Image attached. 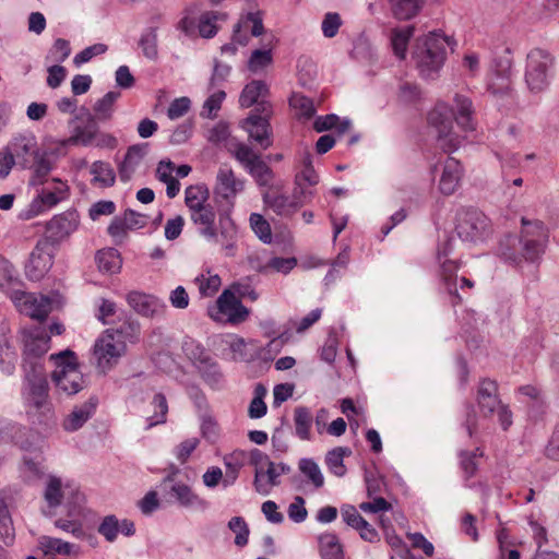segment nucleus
I'll return each mask as SVG.
<instances>
[{
    "mask_svg": "<svg viewBox=\"0 0 559 559\" xmlns=\"http://www.w3.org/2000/svg\"><path fill=\"white\" fill-rule=\"evenodd\" d=\"M548 241V230L538 219L522 218L521 236H504L498 247L499 255L512 265H520L523 261L537 262L545 253Z\"/></svg>",
    "mask_w": 559,
    "mask_h": 559,
    "instance_id": "1",
    "label": "nucleus"
},
{
    "mask_svg": "<svg viewBox=\"0 0 559 559\" xmlns=\"http://www.w3.org/2000/svg\"><path fill=\"white\" fill-rule=\"evenodd\" d=\"M24 381L22 395L29 412L48 418L53 413L49 399V383L43 365L31 361L23 365Z\"/></svg>",
    "mask_w": 559,
    "mask_h": 559,
    "instance_id": "2",
    "label": "nucleus"
},
{
    "mask_svg": "<svg viewBox=\"0 0 559 559\" xmlns=\"http://www.w3.org/2000/svg\"><path fill=\"white\" fill-rule=\"evenodd\" d=\"M449 45L448 37L437 32L416 40L412 58L423 78H436L445 61Z\"/></svg>",
    "mask_w": 559,
    "mask_h": 559,
    "instance_id": "3",
    "label": "nucleus"
},
{
    "mask_svg": "<svg viewBox=\"0 0 559 559\" xmlns=\"http://www.w3.org/2000/svg\"><path fill=\"white\" fill-rule=\"evenodd\" d=\"M491 52L488 90L493 94H503L509 91L513 67V50L503 37H491L488 43Z\"/></svg>",
    "mask_w": 559,
    "mask_h": 559,
    "instance_id": "4",
    "label": "nucleus"
},
{
    "mask_svg": "<svg viewBox=\"0 0 559 559\" xmlns=\"http://www.w3.org/2000/svg\"><path fill=\"white\" fill-rule=\"evenodd\" d=\"M36 197L22 211L17 217L22 221H29L57 206L70 197V187L67 181L53 177L38 183Z\"/></svg>",
    "mask_w": 559,
    "mask_h": 559,
    "instance_id": "5",
    "label": "nucleus"
},
{
    "mask_svg": "<svg viewBox=\"0 0 559 559\" xmlns=\"http://www.w3.org/2000/svg\"><path fill=\"white\" fill-rule=\"evenodd\" d=\"M50 360L55 362L56 369L51 373V380L58 393L68 396L74 395L83 390L85 381L79 370L75 354L69 349L52 354Z\"/></svg>",
    "mask_w": 559,
    "mask_h": 559,
    "instance_id": "6",
    "label": "nucleus"
},
{
    "mask_svg": "<svg viewBox=\"0 0 559 559\" xmlns=\"http://www.w3.org/2000/svg\"><path fill=\"white\" fill-rule=\"evenodd\" d=\"M226 150L254 179L258 186L269 187L272 183L274 179L273 170L249 145L239 141H230L227 143Z\"/></svg>",
    "mask_w": 559,
    "mask_h": 559,
    "instance_id": "7",
    "label": "nucleus"
},
{
    "mask_svg": "<svg viewBox=\"0 0 559 559\" xmlns=\"http://www.w3.org/2000/svg\"><path fill=\"white\" fill-rule=\"evenodd\" d=\"M554 75V58L544 49L533 48L526 56L525 83L531 92L544 91Z\"/></svg>",
    "mask_w": 559,
    "mask_h": 559,
    "instance_id": "8",
    "label": "nucleus"
},
{
    "mask_svg": "<svg viewBox=\"0 0 559 559\" xmlns=\"http://www.w3.org/2000/svg\"><path fill=\"white\" fill-rule=\"evenodd\" d=\"M454 247V239L449 237L438 246L437 259L441 269V280L447 289L450 301L453 306L461 302L462 298L457 293L456 272L460 269V262L456 258H451Z\"/></svg>",
    "mask_w": 559,
    "mask_h": 559,
    "instance_id": "9",
    "label": "nucleus"
},
{
    "mask_svg": "<svg viewBox=\"0 0 559 559\" xmlns=\"http://www.w3.org/2000/svg\"><path fill=\"white\" fill-rule=\"evenodd\" d=\"M456 234L462 241L480 242L490 234V224L488 217L477 210H465L459 213Z\"/></svg>",
    "mask_w": 559,
    "mask_h": 559,
    "instance_id": "10",
    "label": "nucleus"
},
{
    "mask_svg": "<svg viewBox=\"0 0 559 559\" xmlns=\"http://www.w3.org/2000/svg\"><path fill=\"white\" fill-rule=\"evenodd\" d=\"M68 142L100 148H115L117 145V139L109 133L102 132L97 124V120L92 115H88L84 126H78L74 128L73 134L68 141H62L60 143L61 151L66 150Z\"/></svg>",
    "mask_w": 559,
    "mask_h": 559,
    "instance_id": "11",
    "label": "nucleus"
},
{
    "mask_svg": "<svg viewBox=\"0 0 559 559\" xmlns=\"http://www.w3.org/2000/svg\"><path fill=\"white\" fill-rule=\"evenodd\" d=\"M428 121L438 133L439 146L447 153L457 150L462 138L453 132L452 115L444 105H438L428 115Z\"/></svg>",
    "mask_w": 559,
    "mask_h": 559,
    "instance_id": "12",
    "label": "nucleus"
},
{
    "mask_svg": "<svg viewBox=\"0 0 559 559\" xmlns=\"http://www.w3.org/2000/svg\"><path fill=\"white\" fill-rule=\"evenodd\" d=\"M72 498L66 504L67 516L57 519L53 524L55 527L66 533L71 534L75 538H83L85 536L83 519L85 518V498L80 491H72Z\"/></svg>",
    "mask_w": 559,
    "mask_h": 559,
    "instance_id": "13",
    "label": "nucleus"
},
{
    "mask_svg": "<svg viewBox=\"0 0 559 559\" xmlns=\"http://www.w3.org/2000/svg\"><path fill=\"white\" fill-rule=\"evenodd\" d=\"M245 188V180L238 178L231 167L222 164L216 174V181L213 189L215 201L225 202L228 209L234 206V200Z\"/></svg>",
    "mask_w": 559,
    "mask_h": 559,
    "instance_id": "14",
    "label": "nucleus"
},
{
    "mask_svg": "<svg viewBox=\"0 0 559 559\" xmlns=\"http://www.w3.org/2000/svg\"><path fill=\"white\" fill-rule=\"evenodd\" d=\"M9 296L21 313L38 321H44L52 309L51 299L47 296H37L21 289H11Z\"/></svg>",
    "mask_w": 559,
    "mask_h": 559,
    "instance_id": "15",
    "label": "nucleus"
},
{
    "mask_svg": "<svg viewBox=\"0 0 559 559\" xmlns=\"http://www.w3.org/2000/svg\"><path fill=\"white\" fill-rule=\"evenodd\" d=\"M126 353L122 341L114 337L111 330H106L95 342L93 354L102 371L109 370Z\"/></svg>",
    "mask_w": 559,
    "mask_h": 559,
    "instance_id": "16",
    "label": "nucleus"
},
{
    "mask_svg": "<svg viewBox=\"0 0 559 559\" xmlns=\"http://www.w3.org/2000/svg\"><path fill=\"white\" fill-rule=\"evenodd\" d=\"M210 316L215 321L226 319L227 322L237 324L247 320L249 309L241 304L235 293L225 289L216 300V309L210 310Z\"/></svg>",
    "mask_w": 559,
    "mask_h": 559,
    "instance_id": "17",
    "label": "nucleus"
},
{
    "mask_svg": "<svg viewBox=\"0 0 559 559\" xmlns=\"http://www.w3.org/2000/svg\"><path fill=\"white\" fill-rule=\"evenodd\" d=\"M52 264L53 246L47 239L38 240L25 264V275L31 281H40Z\"/></svg>",
    "mask_w": 559,
    "mask_h": 559,
    "instance_id": "18",
    "label": "nucleus"
},
{
    "mask_svg": "<svg viewBox=\"0 0 559 559\" xmlns=\"http://www.w3.org/2000/svg\"><path fill=\"white\" fill-rule=\"evenodd\" d=\"M269 93V85L264 81L253 80L243 87L239 96V105L242 108L255 106L251 112L272 115V105L266 99Z\"/></svg>",
    "mask_w": 559,
    "mask_h": 559,
    "instance_id": "19",
    "label": "nucleus"
},
{
    "mask_svg": "<svg viewBox=\"0 0 559 559\" xmlns=\"http://www.w3.org/2000/svg\"><path fill=\"white\" fill-rule=\"evenodd\" d=\"M271 116L261 112H250L240 122V127L248 133L249 139L258 143L263 150L272 145Z\"/></svg>",
    "mask_w": 559,
    "mask_h": 559,
    "instance_id": "20",
    "label": "nucleus"
},
{
    "mask_svg": "<svg viewBox=\"0 0 559 559\" xmlns=\"http://www.w3.org/2000/svg\"><path fill=\"white\" fill-rule=\"evenodd\" d=\"M249 28L251 36L259 37L263 34L264 26L262 11L255 10L242 13L234 26L231 40L237 46H247L250 40V36L248 35Z\"/></svg>",
    "mask_w": 559,
    "mask_h": 559,
    "instance_id": "21",
    "label": "nucleus"
},
{
    "mask_svg": "<svg viewBox=\"0 0 559 559\" xmlns=\"http://www.w3.org/2000/svg\"><path fill=\"white\" fill-rule=\"evenodd\" d=\"M285 463H269L267 466L254 471L253 487L262 496H269L272 488L280 485V477L290 472Z\"/></svg>",
    "mask_w": 559,
    "mask_h": 559,
    "instance_id": "22",
    "label": "nucleus"
},
{
    "mask_svg": "<svg viewBox=\"0 0 559 559\" xmlns=\"http://www.w3.org/2000/svg\"><path fill=\"white\" fill-rule=\"evenodd\" d=\"M24 364L37 361L35 358L46 354L49 349L50 335L45 326L37 325L24 330Z\"/></svg>",
    "mask_w": 559,
    "mask_h": 559,
    "instance_id": "23",
    "label": "nucleus"
},
{
    "mask_svg": "<svg viewBox=\"0 0 559 559\" xmlns=\"http://www.w3.org/2000/svg\"><path fill=\"white\" fill-rule=\"evenodd\" d=\"M80 224V216L75 210H68L55 215L46 226L49 238L56 242L67 239L74 233Z\"/></svg>",
    "mask_w": 559,
    "mask_h": 559,
    "instance_id": "24",
    "label": "nucleus"
},
{
    "mask_svg": "<svg viewBox=\"0 0 559 559\" xmlns=\"http://www.w3.org/2000/svg\"><path fill=\"white\" fill-rule=\"evenodd\" d=\"M5 147L15 163L24 169L32 165L34 156L39 151L36 138L33 134L15 136Z\"/></svg>",
    "mask_w": 559,
    "mask_h": 559,
    "instance_id": "25",
    "label": "nucleus"
},
{
    "mask_svg": "<svg viewBox=\"0 0 559 559\" xmlns=\"http://www.w3.org/2000/svg\"><path fill=\"white\" fill-rule=\"evenodd\" d=\"M129 306L139 314L153 318L160 314L165 304L159 298L141 292H131L127 295Z\"/></svg>",
    "mask_w": 559,
    "mask_h": 559,
    "instance_id": "26",
    "label": "nucleus"
},
{
    "mask_svg": "<svg viewBox=\"0 0 559 559\" xmlns=\"http://www.w3.org/2000/svg\"><path fill=\"white\" fill-rule=\"evenodd\" d=\"M97 405L98 399L91 396L81 405L74 406L71 413L63 419L62 428L68 432L81 429L93 417Z\"/></svg>",
    "mask_w": 559,
    "mask_h": 559,
    "instance_id": "27",
    "label": "nucleus"
},
{
    "mask_svg": "<svg viewBox=\"0 0 559 559\" xmlns=\"http://www.w3.org/2000/svg\"><path fill=\"white\" fill-rule=\"evenodd\" d=\"M169 493L182 508L200 511H205L209 508V502L195 493L189 485L182 481H175L170 486Z\"/></svg>",
    "mask_w": 559,
    "mask_h": 559,
    "instance_id": "28",
    "label": "nucleus"
},
{
    "mask_svg": "<svg viewBox=\"0 0 559 559\" xmlns=\"http://www.w3.org/2000/svg\"><path fill=\"white\" fill-rule=\"evenodd\" d=\"M147 148L148 145L146 143L134 144L128 148L123 160L118 167L119 178L122 182H128L132 179L147 154Z\"/></svg>",
    "mask_w": 559,
    "mask_h": 559,
    "instance_id": "29",
    "label": "nucleus"
},
{
    "mask_svg": "<svg viewBox=\"0 0 559 559\" xmlns=\"http://www.w3.org/2000/svg\"><path fill=\"white\" fill-rule=\"evenodd\" d=\"M215 217V212L210 204L190 211V218L198 227V231L209 241L217 240Z\"/></svg>",
    "mask_w": 559,
    "mask_h": 559,
    "instance_id": "30",
    "label": "nucleus"
},
{
    "mask_svg": "<svg viewBox=\"0 0 559 559\" xmlns=\"http://www.w3.org/2000/svg\"><path fill=\"white\" fill-rule=\"evenodd\" d=\"M98 533L109 543L117 539L119 533L124 536H132L135 533V525L128 519L119 520L116 515H106L99 526Z\"/></svg>",
    "mask_w": 559,
    "mask_h": 559,
    "instance_id": "31",
    "label": "nucleus"
},
{
    "mask_svg": "<svg viewBox=\"0 0 559 559\" xmlns=\"http://www.w3.org/2000/svg\"><path fill=\"white\" fill-rule=\"evenodd\" d=\"M462 176L463 167L461 163L453 157H448L439 180L440 192L444 195L453 194L460 186Z\"/></svg>",
    "mask_w": 559,
    "mask_h": 559,
    "instance_id": "32",
    "label": "nucleus"
},
{
    "mask_svg": "<svg viewBox=\"0 0 559 559\" xmlns=\"http://www.w3.org/2000/svg\"><path fill=\"white\" fill-rule=\"evenodd\" d=\"M477 403L485 417L495 414L502 404L498 397V385L495 381L484 379L480 381L477 391Z\"/></svg>",
    "mask_w": 559,
    "mask_h": 559,
    "instance_id": "33",
    "label": "nucleus"
},
{
    "mask_svg": "<svg viewBox=\"0 0 559 559\" xmlns=\"http://www.w3.org/2000/svg\"><path fill=\"white\" fill-rule=\"evenodd\" d=\"M64 153V151L60 150V146L55 151L40 150L34 156V160L32 165L27 166L25 169H32L33 176L31 179L32 186H37L38 183H44V180L48 179L49 173L53 168V162L50 159V155L56 153Z\"/></svg>",
    "mask_w": 559,
    "mask_h": 559,
    "instance_id": "34",
    "label": "nucleus"
},
{
    "mask_svg": "<svg viewBox=\"0 0 559 559\" xmlns=\"http://www.w3.org/2000/svg\"><path fill=\"white\" fill-rule=\"evenodd\" d=\"M72 491L76 492L79 490L68 486L63 488L60 478L49 476L45 487L44 498L49 508H57L61 504L63 498H67V502L72 498Z\"/></svg>",
    "mask_w": 559,
    "mask_h": 559,
    "instance_id": "35",
    "label": "nucleus"
},
{
    "mask_svg": "<svg viewBox=\"0 0 559 559\" xmlns=\"http://www.w3.org/2000/svg\"><path fill=\"white\" fill-rule=\"evenodd\" d=\"M263 201L277 215L282 216L292 215L301 206V202L296 195L288 197L284 194L265 193Z\"/></svg>",
    "mask_w": 559,
    "mask_h": 559,
    "instance_id": "36",
    "label": "nucleus"
},
{
    "mask_svg": "<svg viewBox=\"0 0 559 559\" xmlns=\"http://www.w3.org/2000/svg\"><path fill=\"white\" fill-rule=\"evenodd\" d=\"M202 360L198 358L197 369L202 379L213 389H221L224 382V376L219 365L212 357L202 356Z\"/></svg>",
    "mask_w": 559,
    "mask_h": 559,
    "instance_id": "37",
    "label": "nucleus"
},
{
    "mask_svg": "<svg viewBox=\"0 0 559 559\" xmlns=\"http://www.w3.org/2000/svg\"><path fill=\"white\" fill-rule=\"evenodd\" d=\"M455 104V121L463 131H474L475 122L473 119L472 100L463 95H456Z\"/></svg>",
    "mask_w": 559,
    "mask_h": 559,
    "instance_id": "38",
    "label": "nucleus"
},
{
    "mask_svg": "<svg viewBox=\"0 0 559 559\" xmlns=\"http://www.w3.org/2000/svg\"><path fill=\"white\" fill-rule=\"evenodd\" d=\"M92 177V185L99 188L112 187L116 182V173L112 166L103 160L94 162L90 167Z\"/></svg>",
    "mask_w": 559,
    "mask_h": 559,
    "instance_id": "39",
    "label": "nucleus"
},
{
    "mask_svg": "<svg viewBox=\"0 0 559 559\" xmlns=\"http://www.w3.org/2000/svg\"><path fill=\"white\" fill-rule=\"evenodd\" d=\"M390 10L397 20L415 17L423 8L424 0H389Z\"/></svg>",
    "mask_w": 559,
    "mask_h": 559,
    "instance_id": "40",
    "label": "nucleus"
},
{
    "mask_svg": "<svg viewBox=\"0 0 559 559\" xmlns=\"http://www.w3.org/2000/svg\"><path fill=\"white\" fill-rule=\"evenodd\" d=\"M95 261L99 271L108 274L117 273L122 264L120 253L115 248L99 250L96 253Z\"/></svg>",
    "mask_w": 559,
    "mask_h": 559,
    "instance_id": "41",
    "label": "nucleus"
},
{
    "mask_svg": "<svg viewBox=\"0 0 559 559\" xmlns=\"http://www.w3.org/2000/svg\"><path fill=\"white\" fill-rule=\"evenodd\" d=\"M414 35V26L407 25L403 27H395L391 31V45L393 48L394 55L400 58L404 59L407 51V46L409 39Z\"/></svg>",
    "mask_w": 559,
    "mask_h": 559,
    "instance_id": "42",
    "label": "nucleus"
},
{
    "mask_svg": "<svg viewBox=\"0 0 559 559\" xmlns=\"http://www.w3.org/2000/svg\"><path fill=\"white\" fill-rule=\"evenodd\" d=\"M121 96L120 92L109 91L93 106L94 115L98 121H107L112 117L115 103Z\"/></svg>",
    "mask_w": 559,
    "mask_h": 559,
    "instance_id": "43",
    "label": "nucleus"
},
{
    "mask_svg": "<svg viewBox=\"0 0 559 559\" xmlns=\"http://www.w3.org/2000/svg\"><path fill=\"white\" fill-rule=\"evenodd\" d=\"M352 127V122L348 119L341 120L336 115L331 114L326 116H319L316 118L313 128L317 132H323L335 129L338 135L347 132Z\"/></svg>",
    "mask_w": 559,
    "mask_h": 559,
    "instance_id": "44",
    "label": "nucleus"
},
{
    "mask_svg": "<svg viewBox=\"0 0 559 559\" xmlns=\"http://www.w3.org/2000/svg\"><path fill=\"white\" fill-rule=\"evenodd\" d=\"M319 548L322 559H344L342 545L333 533L322 534L319 537Z\"/></svg>",
    "mask_w": 559,
    "mask_h": 559,
    "instance_id": "45",
    "label": "nucleus"
},
{
    "mask_svg": "<svg viewBox=\"0 0 559 559\" xmlns=\"http://www.w3.org/2000/svg\"><path fill=\"white\" fill-rule=\"evenodd\" d=\"M313 417L310 409L306 406H298L294 412V423L296 436L301 440L311 439V426Z\"/></svg>",
    "mask_w": 559,
    "mask_h": 559,
    "instance_id": "46",
    "label": "nucleus"
},
{
    "mask_svg": "<svg viewBox=\"0 0 559 559\" xmlns=\"http://www.w3.org/2000/svg\"><path fill=\"white\" fill-rule=\"evenodd\" d=\"M226 20V14L217 11H206L201 14L198 23L199 35L203 38H212L218 32L216 22Z\"/></svg>",
    "mask_w": 559,
    "mask_h": 559,
    "instance_id": "47",
    "label": "nucleus"
},
{
    "mask_svg": "<svg viewBox=\"0 0 559 559\" xmlns=\"http://www.w3.org/2000/svg\"><path fill=\"white\" fill-rule=\"evenodd\" d=\"M151 406L153 407V415L146 417L145 429H151L154 426L164 424L166 423L167 418L168 403L166 396L163 393H156L153 396Z\"/></svg>",
    "mask_w": 559,
    "mask_h": 559,
    "instance_id": "48",
    "label": "nucleus"
},
{
    "mask_svg": "<svg viewBox=\"0 0 559 559\" xmlns=\"http://www.w3.org/2000/svg\"><path fill=\"white\" fill-rule=\"evenodd\" d=\"M267 394L266 388L262 383H258L253 390V399L248 407V416L252 419L262 418L267 411L264 397Z\"/></svg>",
    "mask_w": 559,
    "mask_h": 559,
    "instance_id": "49",
    "label": "nucleus"
},
{
    "mask_svg": "<svg viewBox=\"0 0 559 559\" xmlns=\"http://www.w3.org/2000/svg\"><path fill=\"white\" fill-rule=\"evenodd\" d=\"M38 544L43 551L48 554H58L63 556H69L72 554V549L74 547L73 544L64 542L60 538L50 537V536H40L38 538Z\"/></svg>",
    "mask_w": 559,
    "mask_h": 559,
    "instance_id": "50",
    "label": "nucleus"
},
{
    "mask_svg": "<svg viewBox=\"0 0 559 559\" xmlns=\"http://www.w3.org/2000/svg\"><path fill=\"white\" fill-rule=\"evenodd\" d=\"M299 471L311 483L314 489L324 485V476L319 465L312 459H301L298 464Z\"/></svg>",
    "mask_w": 559,
    "mask_h": 559,
    "instance_id": "51",
    "label": "nucleus"
},
{
    "mask_svg": "<svg viewBox=\"0 0 559 559\" xmlns=\"http://www.w3.org/2000/svg\"><path fill=\"white\" fill-rule=\"evenodd\" d=\"M139 46L142 49L143 56L150 60H156L158 58V46H157V28H146L140 37Z\"/></svg>",
    "mask_w": 559,
    "mask_h": 559,
    "instance_id": "52",
    "label": "nucleus"
},
{
    "mask_svg": "<svg viewBox=\"0 0 559 559\" xmlns=\"http://www.w3.org/2000/svg\"><path fill=\"white\" fill-rule=\"evenodd\" d=\"M500 160L502 182L509 185L510 174L518 171L521 167V155L512 152L497 153Z\"/></svg>",
    "mask_w": 559,
    "mask_h": 559,
    "instance_id": "53",
    "label": "nucleus"
},
{
    "mask_svg": "<svg viewBox=\"0 0 559 559\" xmlns=\"http://www.w3.org/2000/svg\"><path fill=\"white\" fill-rule=\"evenodd\" d=\"M110 330L115 338L122 341L126 349L128 343L134 344L140 337V324L134 321H126L119 328Z\"/></svg>",
    "mask_w": 559,
    "mask_h": 559,
    "instance_id": "54",
    "label": "nucleus"
},
{
    "mask_svg": "<svg viewBox=\"0 0 559 559\" xmlns=\"http://www.w3.org/2000/svg\"><path fill=\"white\" fill-rule=\"evenodd\" d=\"M347 452L349 451L346 448L338 447L326 453L325 464L333 475L337 477L345 475L346 467L344 465V456Z\"/></svg>",
    "mask_w": 559,
    "mask_h": 559,
    "instance_id": "55",
    "label": "nucleus"
},
{
    "mask_svg": "<svg viewBox=\"0 0 559 559\" xmlns=\"http://www.w3.org/2000/svg\"><path fill=\"white\" fill-rule=\"evenodd\" d=\"M209 190L205 186L195 185L186 189L185 201L189 211L206 205Z\"/></svg>",
    "mask_w": 559,
    "mask_h": 559,
    "instance_id": "56",
    "label": "nucleus"
},
{
    "mask_svg": "<svg viewBox=\"0 0 559 559\" xmlns=\"http://www.w3.org/2000/svg\"><path fill=\"white\" fill-rule=\"evenodd\" d=\"M17 360V354L14 346L4 340L0 346V369L7 376L13 374L15 370V364Z\"/></svg>",
    "mask_w": 559,
    "mask_h": 559,
    "instance_id": "57",
    "label": "nucleus"
},
{
    "mask_svg": "<svg viewBox=\"0 0 559 559\" xmlns=\"http://www.w3.org/2000/svg\"><path fill=\"white\" fill-rule=\"evenodd\" d=\"M289 105L299 118L310 119L316 114L312 99L302 94L294 93L289 98Z\"/></svg>",
    "mask_w": 559,
    "mask_h": 559,
    "instance_id": "58",
    "label": "nucleus"
},
{
    "mask_svg": "<svg viewBox=\"0 0 559 559\" xmlns=\"http://www.w3.org/2000/svg\"><path fill=\"white\" fill-rule=\"evenodd\" d=\"M227 526L235 534V545L237 547L242 548L248 545L250 530L242 516H233Z\"/></svg>",
    "mask_w": 559,
    "mask_h": 559,
    "instance_id": "59",
    "label": "nucleus"
},
{
    "mask_svg": "<svg viewBox=\"0 0 559 559\" xmlns=\"http://www.w3.org/2000/svg\"><path fill=\"white\" fill-rule=\"evenodd\" d=\"M0 539L5 545L11 544L14 539L11 515L3 498H0Z\"/></svg>",
    "mask_w": 559,
    "mask_h": 559,
    "instance_id": "60",
    "label": "nucleus"
},
{
    "mask_svg": "<svg viewBox=\"0 0 559 559\" xmlns=\"http://www.w3.org/2000/svg\"><path fill=\"white\" fill-rule=\"evenodd\" d=\"M195 284L202 297H211L218 292L222 281L217 274H210L209 272L197 276Z\"/></svg>",
    "mask_w": 559,
    "mask_h": 559,
    "instance_id": "61",
    "label": "nucleus"
},
{
    "mask_svg": "<svg viewBox=\"0 0 559 559\" xmlns=\"http://www.w3.org/2000/svg\"><path fill=\"white\" fill-rule=\"evenodd\" d=\"M273 61L271 49H255L251 52L248 60V69L252 73H258L269 67Z\"/></svg>",
    "mask_w": 559,
    "mask_h": 559,
    "instance_id": "62",
    "label": "nucleus"
},
{
    "mask_svg": "<svg viewBox=\"0 0 559 559\" xmlns=\"http://www.w3.org/2000/svg\"><path fill=\"white\" fill-rule=\"evenodd\" d=\"M420 97V90L416 83L401 81L397 87L396 98L403 105L416 103Z\"/></svg>",
    "mask_w": 559,
    "mask_h": 559,
    "instance_id": "63",
    "label": "nucleus"
},
{
    "mask_svg": "<svg viewBox=\"0 0 559 559\" xmlns=\"http://www.w3.org/2000/svg\"><path fill=\"white\" fill-rule=\"evenodd\" d=\"M249 221L252 230L259 239L264 243H270L272 241V231L269 222L258 213H252Z\"/></svg>",
    "mask_w": 559,
    "mask_h": 559,
    "instance_id": "64",
    "label": "nucleus"
}]
</instances>
